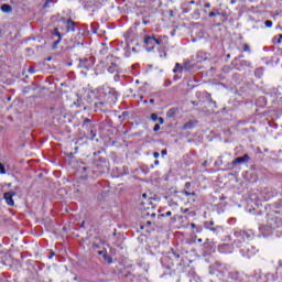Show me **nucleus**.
<instances>
[{"label":"nucleus","mask_w":282,"mask_h":282,"mask_svg":"<svg viewBox=\"0 0 282 282\" xmlns=\"http://www.w3.org/2000/svg\"><path fill=\"white\" fill-rule=\"evenodd\" d=\"M143 43L149 46L147 48L148 52H153V48L155 47V45H161V47H166V45H169V36H163L158 39L155 36L145 35Z\"/></svg>","instance_id":"nucleus-1"},{"label":"nucleus","mask_w":282,"mask_h":282,"mask_svg":"<svg viewBox=\"0 0 282 282\" xmlns=\"http://www.w3.org/2000/svg\"><path fill=\"white\" fill-rule=\"evenodd\" d=\"M276 215H280L279 212H274V214L268 216V224L273 230L282 226V217Z\"/></svg>","instance_id":"nucleus-2"},{"label":"nucleus","mask_w":282,"mask_h":282,"mask_svg":"<svg viewBox=\"0 0 282 282\" xmlns=\"http://www.w3.org/2000/svg\"><path fill=\"white\" fill-rule=\"evenodd\" d=\"M236 239H235V243L237 246H239V243H241V241H246V239H250V236L248 232L243 231V230H236L234 232Z\"/></svg>","instance_id":"nucleus-3"},{"label":"nucleus","mask_w":282,"mask_h":282,"mask_svg":"<svg viewBox=\"0 0 282 282\" xmlns=\"http://www.w3.org/2000/svg\"><path fill=\"white\" fill-rule=\"evenodd\" d=\"M247 162H250V155L245 154L243 156H238L234 159L231 165L237 166V164H246Z\"/></svg>","instance_id":"nucleus-4"},{"label":"nucleus","mask_w":282,"mask_h":282,"mask_svg":"<svg viewBox=\"0 0 282 282\" xmlns=\"http://www.w3.org/2000/svg\"><path fill=\"white\" fill-rule=\"evenodd\" d=\"M52 34L53 36L57 37V40L53 43V50H56L61 41H63V34H61V31H58V28L53 29Z\"/></svg>","instance_id":"nucleus-5"},{"label":"nucleus","mask_w":282,"mask_h":282,"mask_svg":"<svg viewBox=\"0 0 282 282\" xmlns=\"http://www.w3.org/2000/svg\"><path fill=\"white\" fill-rule=\"evenodd\" d=\"M14 195H17L15 192H7L3 194V198L6 200V204H8V206H14V199L12 197H14Z\"/></svg>","instance_id":"nucleus-6"},{"label":"nucleus","mask_w":282,"mask_h":282,"mask_svg":"<svg viewBox=\"0 0 282 282\" xmlns=\"http://www.w3.org/2000/svg\"><path fill=\"white\" fill-rule=\"evenodd\" d=\"M240 252L243 254V257H248V259H250L251 257H254L256 252H259V250H257V247H250L245 249H241Z\"/></svg>","instance_id":"nucleus-7"},{"label":"nucleus","mask_w":282,"mask_h":282,"mask_svg":"<svg viewBox=\"0 0 282 282\" xmlns=\"http://www.w3.org/2000/svg\"><path fill=\"white\" fill-rule=\"evenodd\" d=\"M66 32H76V22H74L72 19L66 21Z\"/></svg>","instance_id":"nucleus-8"},{"label":"nucleus","mask_w":282,"mask_h":282,"mask_svg":"<svg viewBox=\"0 0 282 282\" xmlns=\"http://www.w3.org/2000/svg\"><path fill=\"white\" fill-rule=\"evenodd\" d=\"M77 67H79L82 69H89L91 67V64H89L88 58H84V59H79Z\"/></svg>","instance_id":"nucleus-9"},{"label":"nucleus","mask_w":282,"mask_h":282,"mask_svg":"<svg viewBox=\"0 0 282 282\" xmlns=\"http://www.w3.org/2000/svg\"><path fill=\"white\" fill-rule=\"evenodd\" d=\"M1 10H2L6 14H10V12H12V6H10V4H2V6H1Z\"/></svg>","instance_id":"nucleus-10"},{"label":"nucleus","mask_w":282,"mask_h":282,"mask_svg":"<svg viewBox=\"0 0 282 282\" xmlns=\"http://www.w3.org/2000/svg\"><path fill=\"white\" fill-rule=\"evenodd\" d=\"M183 69L185 72H191V69H193V64L191 62H184Z\"/></svg>","instance_id":"nucleus-11"},{"label":"nucleus","mask_w":282,"mask_h":282,"mask_svg":"<svg viewBox=\"0 0 282 282\" xmlns=\"http://www.w3.org/2000/svg\"><path fill=\"white\" fill-rule=\"evenodd\" d=\"M183 195H185L186 197H197V193L191 192L189 189H184Z\"/></svg>","instance_id":"nucleus-12"},{"label":"nucleus","mask_w":282,"mask_h":282,"mask_svg":"<svg viewBox=\"0 0 282 282\" xmlns=\"http://www.w3.org/2000/svg\"><path fill=\"white\" fill-rule=\"evenodd\" d=\"M175 113H177V110L175 108H172L166 112V116L167 118H175Z\"/></svg>","instance_id":"nucleus-13"},{"label":"nucleus","mask_w":282,"mask_h":282,"mask_svg":"<svg viewBox=\"0 0 282 282\" xmlns=\"http://www.w3.org/2000/svg\"><path fill=\"white\" fill-rule=\"evenodd\" d=\"M193 127H195V122L194 121H188L183 126L184 130H188V129H193Z\"/></svg>","instance_id":"nucleus-14"},{"label":"nucleus","mask_w":282,"mask_h":282,"mask_svg":"<svg viewBox=\"0 0 282 282\" xmlns=\"http://www.w3.org/2000/svg\"><path fill=\"white\" fill-rule=\"evenodd\" d=\"M90 126H93L91 119H89V118L84 119L83 127L86 129H89Z\"/></svg>","instance_id":"nucleus-15"},{"label":"nucleus","mask_w":282,"mask_h":282,"mask_svg":"<svg viewBox=\"0 0 282 282\" xmlns=\"http://www.w3.org/2000/svg\"><path fill=\"white\" fill-rule=\"evenodd\" d=\"M184 70V65L182 66L180 63H176L175 68L173 69L174 73Z\"/></svg>","instance_id":"nucleus-16"},{"label":"nucleus","mask_w":282,"mask_h":282,"mask_svg":"<svg viewBox=\"0 0 282 282\" xmlns=\"http://www.w3.org/2000/svg\"><path fill=\"white\" fill-rule=\"evenodd\" d=\"M104 260L107 263H112L113 259L111 258V256H109L108 253H104Z\"/></svg>","instance_id":"nucleus-17"},{"label":"nucleus","mask_w":282,"mask_h":282,"mask_svg":"<svg viewBox=\"0 0 282 282\" xmlns=\"http://www.w3.org/2000/svg\"><path fill=\"white\" fill-rule=\"evenodd\" d=\"M116 67H117L116 64H111V66L108 67V72L110 74H113L116 72Z\"/></svg>","instance_id":"nucleus-18"},{"label":"nucleus","mask_w":282,"mask_h":282,"mask_svg":"<svg viewBox=\"0 0 282 282\" xmlns=\"http://www.w3.org/2000/svg\"><path fill=\"white\" fill-rule=\"evenodd\" d=\"M207 98H208V102L214 105V107H217V101H215V100H213V98H210V94H207Z\"/></svg>","instance_id":"nucleus-19"},{"label":"nucleus","mask_w":282,"mask_h":282,"mask_svg":"<svg viewBox=\"0 0 282 282\" xmlns=\"http://www.w3.org/2000/svg\"><path fill=\"white\" fill-rule=\"evenodd\" d=\"M0 175H6V165L3 163H0Z\"/></svg>","instance_id":"nucleus-20"},{"label":"nucleus","mask_w":282,"mask_h":282,"mask_svg":"<svg viewBox=\"0 0 282 282\" xmlns=\"http://www.w3.org/2000/svg\"><path fill=\"white\" fill-rule=\"evenodd\" d=\"M215 223L210 221L209 225L207 226L208 230H212V232H216L217 228H214Z\"/></svg>","instance_id":"nucleus-21"},{"label":"nucleus","mask_w":282,"mask_h":282,"mask_svg":"<svg viewBox=\"0 0 282 282\" xmlns=\"http://www.w3.org/2000/svg\"><path fill=\"white\" fill-rule=\"evenodd\" d=\"M88 129H90V138L91 139L96 138V132L94 131V126H89Z\"/></svg>","instance_id":"nucleus-22"},{"label":"nucleus","mask_w":282,"mask_h":282,"mask_svg":"<svg viewBox=\"0 0 282 282\" xmlns=\"http://www.w3.org/2000/svg\"><path fill=\"white\" fill-rule=\"evenodd\" d=\"M159 119H160V117H158V113L151 115V120H153V122H158Z\"/></svg>","instance_id":"nucleus-23"},{"label":"nucleus","mask_w":282,"mask_h":282,"mask_svg":"<svg viewBox=\"0 0 282 282\" xmlns=\"http://www.w3.org/2000/svg\"><path fill=\"white\" fill-rule=\"evenodd\" d=\"M29 74H36V69L34 68V66H30L28 69Z\"/></svg>","instance_id":"nucleus-24"},{"label":"nucleus","mask_w":282,"mask_h":282,"mask_svg":"<svg viewBox=\"0 0 282 282\" xmlns=\"http://www.w3.org/2000/svg\"><path fill=\"white\" fill-rule=\"evenodd\" d=\"M264 25H265V28H272V21L271 20H267L264 22Z\"/></svg>","instance_id":"nucleus-25"},{"label":"nucleus","mask_w":282,"mask_h":282,"mask_svg":"<svg viewBox=\"0 0 282 282\" xmlns=\"http://www.w3.org/2000/svg\"><path fill=\"white\" fill-rule=\"evenodd\" d=\"M54 0H46L43 8H50V3H52Z\"/></svg>","instance_id":"nucleus-26"},{"label":"nucleus","mask_w":282,"mask_h":282,"mask_svg":"<svg viewBox=\"0 0 282 282\" xmlns=\"http://www.w3.org/2000/svg\"><path fill=\"white\" fill-rule=\"evenodd\" d=\"M243 52H250V45L243 44Z\"/></svg>","instance_id":"nucleus-27"},{"label":"nucleus","mask_w":282,"mask_h":282,"mask_svg":"<svg viewBox=\"0 0 282 282\" xmlns=\"http://www.w3.org/2000/svg\"><path fill=\"white\" fill-rule=\"evenodd\" d=\"M160 57L166 58V51H160Z\"/></svg>","instance_id":"nucleus-28"},{"label":"nucleus","mask_w":282,"mask_h":282,"mask_svg":"<svg viewBox=\"0 0 282 282\" xmlns=\"http://www.w3.org/2000/svg\"><path fill=\"white\" fill-rule=\"evenodd\" d=\"M184 191H191V182L185 183V188Z\"/></svg>","instance_id":"nucleus-29"},{"label":"nucleus","mask_w":282,"mask_h":282,"mask_svg":"<svg viewBox=\"0 0 282 282\" xmlns=\"http://www.w3.org/2000/svg\"><path fill=\"white\" fill-rule=\"evenodd\" d=\"M172 213L171 212H166L165 214H162L161 217H171Z\"/></svg>","instance_id":"nucleus-30"},{"label":"nucleus","mask_w":282,"mask_h":282,"mask_svg":"<svg viewBox=\"0 0 282 282\" xmlns=\"http://www.w3.org/2000/svg\"><path fill=\"white\" fill-rule=\"evenodd\" d=\"M160 130V123H156L153 128V131L158 132Z\"/></svg>","instance_id":"nucleus-31"},{"label":"nucleus","mask_w":282,"mask_h":282,"mask_svg":"<svg viewBox=\"0 0 282 282\" xmlns=\"http://www.w3.org/2000/svg\"><path fill=\"white\" fill-rule=\"evenodd\" d=\"M167 153H169V152L166 151V149L162 150V151H161L162 158H164V155H166Z\"/></svg>","instance_id":"nucleus-32"},{"label":"nucleus","mask_w":282,"mask_h":282,"mask_svg":"<svg viewBox=\"0 0 282 282\" xmlns=\"http://www.w3.org/2000/svg\"><path fill=\"white\" fill-rule=\"evenodd\" d=\"M153 158H155V160H158V158H160V152H154Z\"/></svg>","instance_id":"nucleus-33"},{"label":"nucleus","mask_w":282,"mask_h":282,"mask_svg":"<svg viewBox=\"0 0 282 282\" xmlns=\"http://www.w3.org/2000/svg\"><path fill=\"white\" fill-rule=\"evenodd\" d=\"M164 87H171V80H166Z\"/></svg>","instance_id":"nucleus-34"},{"label":"nucleus","mask_w":282,"mask_h":282,"mask_svg":"<svg viewBox=\"0 0 282 282\" xmlns=\"http://www.w3.org/2000/svg\"><path fill=\"white\" fill-rule=\"evenodd\" d=\"M159 124H162L163 122H164V118H162V117H159Z\"/></svg>","instance_id":"nucleus-35"},{"label":"nucleus","mask_w":282,"mask_h":282,"mask_svg":"<svg viewBox=\"0 0 282 282\" xmlns=\"http://www.w3.org/2000/svg\"><path fill=\"white\" fill-rule=\"evenodd\" d=\"M209 17L213 18V17H217V13H215L214 11L209 12Z\"/></svg>","instance_id":"nucleus-36"},{"label":"nucleus","mask_w":282,"mask_h":282,"mask_svg":"<svg viewBox=\"0 0 282 282\" xmlns=\"http://www.w3.org/2000/svg\"><path fill=\"white\" fill-rule=\"evenodd\" d=\"M173 256L175 257V259H180V253L173 252Z\"/></svg>","instance_id":"nucleus-37"},{"label":"nucleus","mask_w":282,"mask_h":282,"mask_svg":"<svg viewBox=\"0 0 282 282\" xmlns=\"http://www.w3.org/2000/svg\"><path fill=\"white\" fill-rule=\"evenodd\" d=\"M155 104V99H150V105H154Z\"/></svg>","instance_id":"nucleus-38"},{"label":"nucleus","mask_w":282,"mask_h":282,"mask_svg":"<svg viewBox=\"0 0 282 282\" xmlns=\"http://www.w3.org/2000/svg\"><path fill=\"white\" fill-rule=\"evenodd\" d=\"M192 105H194V107H197V105H199L197 101H192Z\"/></svg>","instance_id":"nucleus-39"},{"label":"nucleus","mask_w":282,"mask_h":282,"mask_svg":"<svg viewBox=\"0 0 282 282\" xmlns=\"http://www.w3.org/2000/svg\"><path fill=\"white\" fill-rule=\"evenodd\" d=\"M191 227H192V228H197V225H195V223H192V224H191Z\"/></svg>","instance_id":"nucleus-40"},{"label":"nucleus","mask_w":282,"mask_h":282,"mask_svg":"<svg viewBox=\"0 0 282 282\" xmlns=\"http://www.w3.org/2000/svg\"><path fill=\"white\" fill-rule=\"evenodd\" d=\"M205 8H210V3L209 2L205 3Z\"/></svg>","instance_id":"nucleus-41"},{"label":"nucleus","mask_w":282,"mask_h":282,"mask_svg":"<svg viewBox=\"0 0 282 282\" xmlns=\"http://www.w3.org/2000/svg\"><path fill=\"white\" fill-rule=\"evenodd\" d=\"M99 105H104L102 101L95 104L96 107H98Z\"/></svg>","instance_id":"nucleus-42"},{"label":"nucleus","mask_w":282,"mask_h":282,"mask_svg":"<svg viewBox=\"0 0 282 282\" xmlns=\"http://www.w3.org/2000/svg\"><path fill=\"white\" fill-rule=\"evenodd\" d=\"M154 164H155V166H158L159 164H160V161H154Z\"/></svg>","instance_id":"nucleus-43"},{"label":"nucleus","mask_w":282,"mask_h":282,"mask_svg":"<svg viewBox=\"0 0 282 282\" xmlns=\"http://www.w3.org/2000/svg\"><path fill=\"white\" fill-rule=\"evenodd\" d=\"M189 4L191 6L195 4V1L194 0L189 1Z\"/></svg>","instance_id":"nucleus-44"},{"label":"nucleus","mask_w":282,"mask_h":282,"mask_svg":"<svg viewBox=\"0 0 282 282\" xmlns=\"http://www.w3.org/2000/svg\"><path fill=\"white\" fill-rule=\"evenodd\" d=\"M98 254H102V256H104V254H105V251H98Z\"/></svg>","instance_id":"nucleus-45"},{"label":"nucleus","mask_w":282,"mask_h":282,"mask_svg":"<svg viewBox=\"0 0 282 282\" xmlns=\"http://www.w3.org/2000/svg\"><path fill=\"white\" fill-rule=\"evenodd\" d=\"M52 257H54V252L51 253L50 259H52Z\"/></svg>","instance_id":"nucleus-46"},{"label":"nucleus","mask_w":282,"mask_h":282,"mask_svg":"<svg viewBox=\"0 0 282 282\" xmlns=\"http://www.w3.org/2000/svg\"><path fill=\"white\" fill-rule=\"evenodd\" d=\"M183 213H188V208L184 209V212H183Z\"/></svg>","instance_id":"nucleus-47"},{"label":"nucleus","mask_w":282,"mask_h":282,"mask_svg":"<svg viewBox=\"0 0 282 282\" xmlns=\"http://www.w3.org/2000/svg\"><path fill=\"white\" fill-rule=\"evenodd\" d=\"M239 58H243V55H240Z\"/></svg>","instance_id":"nucleus-48"},{"label":"nucleus","mask_w":282,"mask_h":282,"mask_svg":"<svg viewBox=\"0 0 282 282\" xmlns=\"http://www.w3.org/2000/svg\"><path fill=\"white\" fill-rule=\"evenodd\" d=\"M82 226H85V221L82 223Z\"/></svg>","instance_id":"nucleus-49"},{"label":"nucleus","mask_w":282,"mask_h":282,"mask_svg":"<svg viewBox=\"0 0 282 282\" xmlns=\"http://www.w3.org/2000/svg\"><path fill=\"white\" fill-rule=\"evenodd\" d=\"M231 3H235V0H231Z\"/></svg>","instance_id":"nucleus-50"},{"label":"nucleus","mask_w":282,"mask_h":282,"mask_svg":"<svg viewBox=\"0 0 282 282\" xmlns=\"http://www.w3.org/2000/svg\"><path fill=\"white\" fill-rule=\"evenodd\" d=\"M143 197H147V194H143Z\"/></svg>","instance_id":"nucleus-51"},{"label":"nucleus","mask_w":282,"mask_h":282,"mask_svg":"<svg viewBox=\"0 0 282 282\" xmlns=\"http://www.w3.org/2000/svg\"><path fill=\"white\" fill-rule=\"evenodd\" d=\"M152 217H155V214H152Z\"/></svg>","instance_id":"nucleus-52"},{"label":"nucleus","mask_w":282,"mask_h":282,"mask_svg":"<svg viewBox=\"0 0 282 282\" xmlns=\"http://www.w3.org/2000/svg\"><path fill=\"white\" fill-rule=\"evenodd\" d=\"M193 202H196V199H195V198H193Z\"/></svg>","instance_id":"nucleus-53"},{"label":"nucleus","mask_w":282,"mask_h":282,"mask_svg":"<svg viewBox=\"0 0 282 282\" xmlns=\"http://www.w3.org/2000/svg\"><path fill=\"white\" fill-rule=\"evenodd\" d=\"M199 242H202V239H198Z\"/></svg>","instance_id":"nucleus-54"},{"label":"nucleus","mask_w":282,"mask_h":282,"mask_svg":"<svg viewBox=\"0 0 282 282\" xmlns=\"http://www.w3.org/2000/svg\"><path fill=\"white\" fill-rule=\"evenodd\" d=\"M282 265V262L280 261V267Z\"/></svg>","instance_id":"nucleus-55"}]
</instances>
